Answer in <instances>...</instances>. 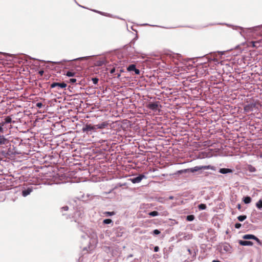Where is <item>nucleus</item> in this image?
<instances>
[{"label":"nucleus","mask_w":262,"mask_h":262,"mask_svg":"<svg viewBox=\"0 0 262 262\" xmlns=\"http://www.w3.org/2000/svg\"><path fill=\"white\" fill-rule=\"evenodd\" d=\"M32 191V189L31 188H28L27 189L24 190L22 192L23 195L24 196H26L28 195H29L31 192Z\"/></svg>","instance_id":"obj_14"},{"label":"nucleus","mask_w":262,"mask_h":262,"mask_svg":"<svg viewBox=\"0 0 262 262\" xmlns=\"http://www.w3.org/2000/svg\"><path fill=\"white\" fill-rule=\"evenodd\" d=\"M201 169H211L214 170V167L211 165H206V166H195L193 168H191L190 169V171L191 172H194L195 171H199Z\"/></svg>","instance_id":"obj_4"},{"label":"nucleus","mask_w":262,"mask_h":262,"mask_svg":"<svg viewBox=\"0 0 262 262\" xmlns=\"http://www.w3.org/2000/svg\"><path fill=\"white\" fill-rule=\"evenodd\" d=\"M159 248L158 246L155 247V248H154V251L155 252H158V251H159Z\"/></svg>","instance_id":"obj_38"},{"label":"nucleus","mask_w":262,"mask_h":262,"mask_svg":"<svg viewBox=\"0 0 262 262\" xmlns=\"http://www.w3.org/2000/svg\"><path fill=\"white\" fill-rule=\"evenodd\" d=\"M212 155L210 152H200L199 157L200 158H210L212 157Z\"/></svg>","instance_id":"obj_9"},{"label":"nucleus","mask_w":262,"mask_h":262,"mask_svg":"<svg viewBox=\"0 0 262 262\" xmlns=\"http://www.w3.org/2000/svg\"><path fill=\"white\" fill-rule=\"evenodd\" d=\"M106 215H109V216H111V215H113L115 214V212L112 211V212H109V211H106L104 213Z\"/></svg>","instance_id":"obj_32"},{"label":"nucleus","mask_w":262,"mask_h":262,"mask_svg":"<svg viewBox=\"0 0 262 262\" xmlns=\"http://www.w3.org/2000/svg\"><path fill=\"white\" fill-rule=\"evenodd\" d=\"M74 75H75V73L71 72V71H68L66 73V75L68 77H70L74 76Z\"/></svg>","instance_id":"obj_26"},{"label":"nucleus","mask_w":262,"mask_h":262,"mask_svg":"<svg viewBox=\"0 0 262 262\" xmlns=\"http://www.w3.org/2000/svg\"><path fill=\"white\" fill-rule=\"evenodd\" d=\"M244 202L245 204H249L251 202V199L250 196H246L244 198Z\"/></svg>","instance_id":"obj_17"},{"label":"nucleus","mask_w":262,"mask_h":262,"mask_svg":"<svg viewBox=\"0 0 262 262\" xmlns=\"http://www.w3.org/2000/svg\"><path fill=\"white\" fill-rule=\"evenodd\" d=\"M134 71H135V72L136 74H139V73H140V70L136 68V70H134Z\"/></svg>","instance_id":"obj_39"},{"label":"nucleus","mask_w":262,"mask_h":262,"mask_svg":"<svg viewBox=\"0 0 262 262\" xmlns=\"http://www.w3.org/2000/svg\"><path fill=\"white\" fill-rule=\"evenodd\" d=\"M256 206L259 209L261 208H262V200H260L258 201L256 203Z\"/></svg>","instance_id":"obj_22"},{"label":"nucleus","mask_w":262,"mask_h":262,"mask_svg":"<svg viewBox=\"0 0 262 262\" xmlns=\"http://www.w3.org/2000/svg\"><path fill=\"white\" fill-rule=\"evenodd\" d=\"M8 142V141L3 136H0V145H5Z\"/></svg>","instance_id":"obj_12"},{"label":"nucleus","mask_w":262,"mask_h":262,"mask_svg":"<svg viewBox=\"0 0 262 262\" xmlns=\"http://www.w3.org/2000/svg\"><path fill=\"white\" fill-rule=\"evenodd\" d=\"M246 218H247V216L245 215H239L237 217L238 221H239L241 222L244 221Z\"/></svg>","instance_id":"obj_21"},{"label":"nucleus","mask_w":262,"mask_h":262,"mask_svg":"<svg viewBox=\"0 0 262 262\" xmlns=\"http://www.w3.org/2000/svg\"><path fill=\"white\" fill-rule=\"evenodd\" d=\"M83 133H86L88 134H92L93 132H96L94 125L91 124H86L82 129Z\"/></svg>","instance_id":"obj_3"},{"label":"nucleus","mask_w":262,"mask_h":262,"mask_svg":"<svg viewBox=\"0 0 262 262\" xmlns=\"http://www.w3.org/2000/svg\"><path fill=\"white\" fill-rule=\"evenodd\" d=\"M145 176L144 174H140L139 176L130 179L133 183H138L141 181V180L145 178Z\"/></svg>","instance_id":"obj_7"},{"label":"nucleus","mask_w":262,"mask_h":262,"mask_svg":"<svg viewBox=\"0 0 262 262\" xmlns=\"http://www.w3.org/2000/svg\"><path fill=\"white\" fill-rule=\"evenodd\" d=\"M239 243L242 246H252L253 244L252 242L247 241H240Z\"/></svg>","instance_id":"obj_10"},{"label":"nucleus","mask_w":262,"mask_h":262,"mask_svg":"<svg viewBox=\"0 0 262 262\" xmlns=\"http://www.w3.org/2000/svg\"><path fill=\"white\" fill-rule=\"evenodd\" d=\"M153 233L154 234L158 235L160 233V231L158 229H155L154 230Z\"/></svg>","instance_id":"obj_33"},{"label":"nucleus","mask_w":262,"mask_h":262,"mask_svg":"<svg viewBox=\"0 0 262 262\" xmlns=\"http://www.w3.org/2000/svg\"><path fill=\"white\" fill-rule=\"evenodd\" d=\"M241 227V224L240 223H236L235 224V227L237 229H239Z\"/></svg>","instance_id":"obj_36"},{"label":"nucleus","mask_w":262,"mask_h":262,"mask_svg":"<svg viewBox=\"0 0 262 262\" xmlns=\"http://www.w3.org/2000/svg\"><path fill=\"white\" fill-rule=\"evenodd\" d=\"M67 86V84L64 82L62 83H58V82H54L51 84V88H57L58 90L62 89L63 88H65Z\"/></svg>","instance_id":"obj_5"},{"label":"nucleus","mask_w":262,"mask_h":262,"mask_svg":"<svg viewBox=\"0 0 262 262\" xmlns=\"http://www.w3.org/2000/svg\"><path fill=\"white\" fill-rule=\"evenodd\" d=\"M188 251L189 252V253H191V250L190 249H188Z\"/></svg>","instance_id":"obj_41"},{"label":"nucleus","mask_w":262,"mask_h":262,"mask_svg":"<svg viewBox=\"0 0 262 262\" xmlns=\"http://www.w3.org/2000/svg\"><path fill=\"white\" fill-rule=\"evenodd\" d=\"M227 26L231 27L234 30H239V32L241 35L244 38H246L249 35V33H253L256 30L257 27H254L252 28H244L241 27L230 25L229 24H226Z\"/></svg>","instance_id":"obj_1"},{"label":"nucleus","mask_w":262,"mask_h":262,"mask_svg":"<svg viewBox=\"0 0 262 262\" xmlns=\"http://www.w3.org/2000/svg\"><path fill=\"white\" fill-rule=\"evenodd\" d=\"M159 214V212L156 211H154L149 213V215L151 216H156Z\"/></svg>","instance_id":"obj_19"},{"label":"nucleus","mask_w":262,"mask_h":262,"mask_svg":"<svg viewBox=\"0 0 262 262\" xmlns=\"http://www.w3.org/2000/svg\"><path fill=\"white\" fill-rule=\"evenodd\" d=\"M243 238L245 239H252L255 240L259 245H261L260 241L255 236L252 234H246L244 235Z\"/></svg>","instance_id":"obj_6"},{"label":"nucleus","mask_w":262,"mask_h":262,"mask_svg":"<svg viewBox=\"0 0 262 262\" xmlns=\"http://www.w3.org/2000/svg\"><path fill=\"white\" fill-rule=\"evenodd\" d=\"M194 219V216L193 215H189L187 216L186 220L188 221H192Z\"/></svg>","instance_id":"obj_20"},{"label":"nucleus","mask_w":262,"mask_h":262,"mask_svg":"<svg viewBox=\"0 0 262 262\" xmlns=\"http://www.w3.org/2000/svg\"><path fill=\"white\" fill-rule=\"evenodd\" d=\"M258 110V104L255 102H252L244 106V111L246 113L256 111Z\"/></svg>","instance_id":"obj_2"},{"label":"nucleus","mask_w":262,"mask_h":262,"mask_svg":"<svg viewBox=\"0 0 262 262\" xmlns=\"http://www.w3.org/2000/svg\"><path fill=\"white\" fill-rule=\"evenodd\" d=\"M38 73L40 74V75L42 76L43 75L44 72H43V71L41 70V71H39Z\"/></svg>","instance_id":"obj_40"},{"label":"nucleus","mask_w":262,"mask_h":262,"mask_svg":"<svg viewBox=\"0 0 262 262\" xmlns=\"http://www.w3.org/2000/svg\"><path fill=\"white\" fill-rule=\"evenodd\" d=\"M232 171V170L229 168H221L220 170V172L223 174L230 173Z\"/></svg>","instance_id":"obj_13"},{"label":"nucleus","mask_w":262,"mask_h":262,"mask_svg":"<svg viewBox=\"0 0 262 262\" xmlns=\"http://www.w3.org/2000/svg\"><path fill=\"white\" fill-rule=\"evenodd\" d=\"M35 150H31L29 148H26V150L25 151H24V153L27 155H32L34 154L33 152Z\"/></svg>","instance_id":"obj_15"},{"label":"nucleus","mask_w":262,"mask_h":262,"mask_svg":"<svg viewBox=\"0 0 262 262\" xmlns=\"http://www.w3.org/2000/svg\"><path fill=\"white\" fill-rule=\"evenodd\" d=\"M199 209L204 210L206 208V205L204 204H201L198 206Z\"/></svg>","instance_id":"obj_24"},{"label":"nucleus","mask_w":262,"mask_h":262,"mask_svg":"<svg viewBox=\"0 0 262 262\" xmlns=\"http://www.w3.org/2000/svg\"><path fill=\"white\" fill-rule=\"evenodd\" d=\"M36 106L38 108H41L42 106V104L41 102H38L36 104Z\"/></svg>","instance_id":"obj_35"},{"label":"nucleus","mask_w":262,"mask_h":262,"mask_svg":"<svg viewBox=\"0 0 262 262\" xmlns=\"http://www.w3.org/2000/svg\"><path fill=\"white\" fill-rule=\"evenodd\" d=\"M95 11L98 12V13H101L100 12H98V11Z\"/></svg>","instance_id":"obj_44"},{"label":"nucleus","mask_w":262,"mask_h":262,"mask_svg":"<svg viewBox=\"0 0 262 262\" xmlns=\"http://www.w3.org/2000/svg\"><path fill=\"white\" fill-rule=\"evenodd\" d=\"M158 106V105L157 103H150L148 105V108L152 110H156Z\"/></svg>","instance_id":"obj_11"},{"label":"nucleus","mask_w":262,"mask_h":262,"mask_svg":"<svg viewBox=\"0 0 262 262\" xmlns=\"http://www.w3.org/2000/svg\"><path fill=\"white\" fill-rule=\"evenodd\" d=\"M70 81L71 83H74L76 81V79L75 78H72L70 79Z\"/></svg>","instance_id":"obj_37"},{"label":"nucleus","mask_w":262,"mask_h":262,"mask_svg":"<svg viewBox=\"0 0 262 262\" xmlns=\"http://www.w3.org/2000/svg\"><path fill=\"white\" fill-rule=\"evenodd\" d=\"M248 169L250 172H255L256 171V168L251 165L249 166Z\"/></svg>","instance_id":"obj_28"},{"label":"nucleus","mask_w":262,"mask_h":262,"mask_svg":"<svg viewBox=\"0 0 262 262\" xmlns=\"http://www.w3.org/2000/svg\"><path fill=\"white\" fill-rule=\"evenodd\" d=\"M103 223L105 224H108L112 222V220L111 219H105L103 220Z\"/></svg>","instance_id":"obj_30"},{"label":"nucleus","mask_w":262,"mask_h":262,"mask_svg":"<svg viewBox=\"0 0 262 262\" xmlns=\"http://www.w3.org/2000/svg\"><path fill=\"white\" fill-rule=\"evenodd\" d=\"M238 208H240V205H238Z\"/></svg>","instance_id":"obj_45"},{"label":"nucleus","mask_w":262,"mask_h":262,"mask_svg":"<svg viewBox=\"0 0 262 262\" xmlns=\"http://www.w3.org/2000/svg\"><path fill=\"white\" fill-rule=\"evenodd\" d=\"M5 122H3L5 123V124L6 123H11V121H12V119H11V118L10 116H7L5 118Z\"/></svg>","instance_id":"obj_18"},{"label":"nucleus","mask_w":262,"mask_h":262,"mask_svg":"<svg viewBox=\"0 0 262 262\" xmlns=\"http://www.w3.org/2000/svg\"><path fill=\"white\" fill-rule=\"evenodd\" d=\"M92 81L93 82V83L94 84H96L98 83V79L97 78H93L92 79Z\"/></svg>","instance_id":"obj_31"},{"label":"nucleus","mask_w":262,"mask_h":262,"mask_svg":"<svg viewBox=\"0 0 262 262\" xmlns=\"http://www.w3.org/2000/svg\"><path fill=\"white\" fill-rule=\"evenodd\" d=\"M90 56H85L83 57H79L78 58L74 59L72 60H71L70 61H75V60H82L83 59H88Z\"/></svg>","instance_id":"obj_29"},{"label":"nucleus","mask_w":262,"mask_h":262,"mask_svg":"<svg viewBox=\"0 0 262 262\" xmlns=\"http://www.w3.org/2000/svg\"><path fill=\"white\" fill-rule=\"evenodd\" d=\"M255 45H256V48H259L262 46V42L261 40L255 41Z\"/></svg>","instance_id":"obj_25"},{"label":"nucleus","mask_w":262,"mask_h":262,"mask_svg":"<svg viewBox=\"0 0 262 262\" xmlns=\"http://www.w3.org/2000/svg\"><path fill=\"white\" fill-rule=\"evenodd\" d=\"M5 125V123L3 122L0 123V133H4V126Z\"/></svg>","instance_id":"obj_23"},{"label":"nucleus","mask_w":262,"mask_h":262,"mask_svg":"<svg viewBox=\"0 0 262 262\" xmlns=\"http://www.w3.org/2000/svg\"><path fill=\"white\" fill-rule=\"evenodd\" d=\"M104 62L102 60H99V61H97L96 62V63H95L96 66H102L103 64H104Z\"/></svg>","instance_id":"obj_27"},{"label":"nucleus","mask_w":262,"mask_h":262,"mask_svg":"<svg viewBox=\"0 0 262 262\" xmlns=\"http://www.w3.org/2000/svg\"><path fill=\"white\" fill-rule=\"evenodd\" d=\"M108 125V123L107 122H103L98 124L94 125L95 127V130H96L98 129H102L106 127Z\"/></svg>","instance_id":"obj_8"},{"label":"nucleus","mask_w":262,"mask_h":262,"mask_svg":"<svg viewBox=\"0 0 262 262\" xmlns=\"http://www.w3.org/2000/svg\"><path fill=\"white\" fill-rule=\"evenodd\" d=\"M134 70H136V66L135 64H130L127 68V70L128 71H134Z\"/></svg>","instance_id":"obj_16"},{"label":"nucleus","mask_w":262,"mask_h":262,"mask_svg":"<svg viewBox=\"0 0 262 262\" xmlns=\"http://www.w3.org/2000/svg\"><path fill=\"white\" fill-rule=\"evenodd\" d=\"M251 44V46L253 48H256V45H255V41H252L250 42Z\"/></svg>","instance_id":"obj_34"},{"label":"nucleus","mask_w":262,"mask_h":262,"mask_svg":"<svg viewBox=\"0 0 262 262\" xmlns=\"http://www.w3.org/2000/svg\"><path fill=\"white\" fill-rule=\"evenodd\" d=\"M221 54L223 55L224 54V52H221Z\"/></svg>","instance_id":"obj_43"},{"label":"nucleus","mask_w":262,"mask_h":262,"mask_svg":"<svg viewBox=\"0 0 262 262\" xmlns=\"http://www.w3.org/2000/svg\"><path fill=\"white\" fill-rule=\"evenodd\" d=\"M64 208H65V209L67 210L68 207H64Z\"/></svg>","instance_id":"obj_42"}]
</instances>
